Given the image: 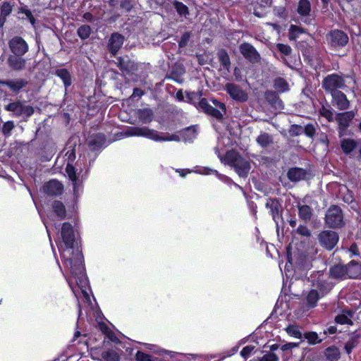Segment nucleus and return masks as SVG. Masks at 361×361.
<instances>
[{
    "label": "nucleus",
    "instance_id": "52",
    "mask_svg": "<svg viewBox=\"0 0 361 361\" xmlns=\"http://www.w3.org/2000/svg\"><path fill=\"white\" fill-rule=\"evenodd\" d=\"M18 13H24L27 18L29 20L30 23L34 25L36 23V19L32 15L31 11L28 9L26 6L20 7L18 9Z\"/></svg>",
    "mask_w": 361,
    "mask_h": 361
},
{
    "label": "nucleus",
    "instance_id": "25",
    "mask_svg": "<svg viewBox=\"0 0 361 361\" xmlns=\"http://www.w3.org/2000/svg\"><path fill=\"white\" fill-rule=\"evenodd\" d=\"M307 171L299 167H292L287 172V177L291 182H299L306 178Z\"/></svg>",
    "mask_w": 361,
    "mask_h": 361
},
{
    "label": "nucleus",
    "instance_id": "54",
    "mask_svg": "<svg viewBox=\"0 0 361 361\" xmlns=\"http://www.w3.org/2000/svg\"><path fill=\"white\" fill-rule=\"evenodd\" d=\"M289 133L292 137H296L303 133V128L300 125L293 124L289 128Z\"/></svg>",
    "mask_w": 361,
    "mask_h": 361
},
{
    "label": "nucleus",
    "instance_id": "47",
    "mask_svg": "<svg viewBox=\"0 0 361 361\" xmlns=\"http://www.w3.org/2000/svg\"><path fill=\"white\" fill-rule=\"evenodd\" d=\"M319 114L321 116L325 118L329 122H332L334 121L333 110L330 106L326 107L322 105L319 110Z\"/></svg>",
    "mask_w": 361,
    "mask_h": 361
},
{
    "label": "nucleus",
    "instance_id": "34",
    "mask_svg": "<svg viewBox=\"0 0 361 361\" xmlns=\"http://www.w3.org/2000/svg\"><path fill=\"white\" fill-rule=\"evenodd\" d=\"M298 216L300 219L305 222L310 221L312 216V209L309 205H298Z\"/></svg>",
    "mask_w": 361,
    "mask_h": 361
},
{
    "label": "nucleus",
    "instance_id": "51",
    "mask_svg": "<svg viewBox=\"0 0 361 361\" xmlns=\"http://www.w3.org/2000/svg\"><path fill=\"white\" fill-rule=\"evenodd\" d=\"M187 102L190 104H195L197 100H200V97L202 95L201 91L200 92H186Z\"/></svg>",
    "mask_w": 361,
    "mask_h": 361
},
{
    "label": "nucleus",
    "instance_id": "22",
    "mask_svg": "<svg viewBox=\"0 0 361 361\" xmlns=\"http://www.w3.org/2000/svg\"><path fill=\"white\" fill-rule=\"evenodd\" d=\"M329 274L331 277L338 280L347 279L346 264L342 263L334 264L329 268Z\"/></svg>",
    "mask_w": 361,
    "mask_h": 361
},
{
    "label": "nucleus",
    "instance_id": "38",
    "mask_svg": "<svg viewBox=\"0 0 361 361\" xmlns=\"http://www.w3.org/2000/svg\"><path fill=\"white\" fill-rule=\"evenodd\" d=\"M311 11V4L309 0H300L297 12L301 16H308Z\"/></svg>",
    "mask_w": 361,
    "mask_h": 361
},
{
    "label": "nucleus",
    "instance_id": "44",
    "mask_svg": "<svg viewBox=\"0 0 361 361\" xmlns=\"http://www.w3.org/2000/svg\"><path fill=\"white\" fill-rule=\"evenodd\" d=\"M173 5L180 16L186 17L189 15L188 7L181 1H174Z\"/></svg>",
    "mask_w": 361,
    "mask_h": 361
},
{
    "label": "nucleus",
    "instance_id": "1",
    "mask_svg": "<svg viewBox=\"0 0 361 361\" xmlns=\"http://www.w3.org/2000/svg\"><path fill=\"white\" fill-rule=\"evenodd\" d=\"M61 236L64 243L65 249L61 254L63 264L70 269L73 277L82 282L85 278V267L84 257L78 248L73 250L75 241L73 227L69 222L62 224Z\"/></svg>",
    "mask_w": 361,
    "mask_h": 361
},
{
    "label": "nucleus",
    "instance_id": "41",
    "mask_svg": "<svg viewBox=\"0 0 361 361\" xmlns=\"http://www.w3.org/2000/svg\"><path fill=\"white\" fill-rule=\"evenodd\" d=\"M101 356L104 361H120V355L112 349L102 351Z\"/></svg>",
    "mask_w": 361,
    "mask_h": 361
},
{
    "label": "nucleus",
    "instance_id": "21",
    "mask_svg": "<svg viewBox=\"0 0 361 361\" xmlns=\"http://www.w3.org/2000/svg\"><path fill=\"white\" fill-rule=\"evenodd\" d=\"M279 94L274 90H267L264 94V99L272 108L283 109V102L279 96Z\"/></svg>",
    "mask_w": 361,
    "mask_h": 361
},
{
    "label": "nucleus",
    "instance_id": "63",
    "mask_svg": "<svg viewBox=\"0 0 361 361\" xmlns=\"http://www.w3.org/2000/svg\"><path fill=\"white\" fill-rule=\"evenodd\" d=\"M262 361H279V357L274 353L265 354L261 359Z\"/></svg>",
    "mask_w": 361,
    "mask_h": 361
},
{
    "label": "nucleus",
    "instance_id": "59",
    "mask_svg": "<svg viewBox=\"0 0 361 361\" xmlns=\"http://www.w3.org/2000/svg\"><path fill=\"white\" fill-rule=\"evenodd\" d=\"M190 38V32H184L182 36L180 37V39L178 40V46L180 48L185 47L187 44Z\"/></svg>",
    "mask_w": 361,
    "mask_h": 361
},
{
    "label": "nucleus",
    "instance_id": "3",
    "mask_svg": "<svg viewBox=\"0 0 361 361\" xmlns=\"http://www.w3.org/2000/svg\"><path fill=\"white\" fill-rule=\"evenodd\" d=\"M225 157L228 164L235 169V172L240 177L246 178L248 176L251 169L249 160L242 157L239 152L235 150L227 152Z\"/></svg>",
    "mask_w": 361,
    "mask_h": 361
},
{
    "label": "nucleus",
    "instance_id": "29",
    "mask_svg": "<svg viewBox=\"0 0 361 361\" xmlns=\"http://www.w3.org/2000/svg\"><path fill=\"white\" fill-rule=\"evenodd\" d=\"M65 170L68 176V178L70 179V180H71L73 183V188L74 192H77L78 177L76 173L75 168L74 167L73 164L67 163Z\"/></svg>",
    "mask_w": 361,
    "mask_h": 361
},
{
    "label": "nucleus",
    "instance_id": "31",
    "mask_svg": "<svg viewBox=\"0 0 361 361\" xmlns=\"http://www.w3.org/2000/svg\"><path fill=\"white\" fill-rule=\"evenodd\" d=\"M324 356L328 361H338L341 358V352L337 346L331 345L325 349Z\"/></svg>",
    "mask_w": 361,
    "mask_h": 361
},
{
    "label": "nucleus",
    "instance_id": "23",
    "mask_svg": "<svg viewBox=\"0 0 361 361\" xmlns=\"http://www.w3.org/2000/svg\"><path fill=\"white\" fill-rule=\"evenodd\" d=\"M347 278L351 279H361V262L351 260L346 264Z\"/></svg>",
    "mask_w": 361,
    "mask_h": 361
},
{
    "label": "nucleus",
    "instance_id": "9",
    "mask_svg": "<svg viewBox=\"0 0 361 361\" xmlns=\"http://www.w3.org/2000/svg\"><path fill=\"white\" fill-rule=\"evenodd\" d=\"M11 54L24 56L29 51V45L20 36H14L8 42Z\"/></svg>",
    "mask_w": 361,
    "mask_h": 361
},
{
    "label": "nucleus",
    "instance_id": "45",
    "mask_svg": "<svg viewBox=\"0 0 361 361\" xmlns=\"http://www.w3.org/2000/svg\"><path fill=\"white\" fill-rule=\"evenodd\" d=\"M317 291L321 297H324L332 288V286L325 281H318L317 284Z\"/></svg>",
    "mask_w": 361,
    "mask_h": 361
},
{
    "label": "nucleus",
    "instance_id": "28",
    "mask_svg": "<svg viewBox=\"0 0 361 361\" xmlns=\"http://www.w3.org/2000/svg\"><path fill=\"white\" fill-rule=\"evenodd\" d=\"M55 75L59 77L63 83L66 89L72 84V77L70 72L66 68H59L55 71Z\"/></svg>",
    "mask_w": 361,
    "mask_h": 361
},
{
    "label": "nucleus",
    "instance_id": "27",
    "mask_svg": "<svg viewBox=\"0 0 361 361\" xmlns=\"http://www.w3.org/2000/svg\"><path fill=\"white\" fill-rule=\"evenodd\" d=\"M51 209L59 219H66L67 212L66 207L61 201L54 200L51 203Z\"/></svg>",
    "mask_w": 361,
    "mask_h": 361
},
{
    "label": "nucleus",
    "instance_id": "35",
    "mask_svg": "<svg viewBox=\"0 0 361 361\" xmlns=\"http://www.w3.org/2000/svg\"><path fill=\"white\" fill-rule=\"evenodd\" d=\"M257 143L263 148L269 147L273 144L274 140L272 136L267 133L262 132L256 138Z\"/></svg>",
    "mask_w": 361,
    "mask_h": 361
},
{
    "label": "nucleus",
    "instance_id": "10",
    "mask_svg": "<svg viewBox=\"0 0 361 361\" xmlns=\"http://www.w3.org/2000/svg\"><path fill=\"white\" fill-rule=\"evenodd\" d=\"M225 90L230 97L235 102L243 103L248 99L247 93L238 85L227 82L225 85Z\"/></svg>",
    "mask_w": 361,
    "mask_h": 361
},
{
    "label": "nucleus",
    "instance_id": "42",
    "mask_svg": "<svg viewBox=\"0 0 361 361\" xmlns=\"http://www.w3.org/2000/svg\"><path fill=\"white\" fill-rule=\"evenodd\" d=\"M91 32V27L87 24L82 25L77 29V35L82 40L88 39Z\"/></svg>",
    "mask_w": 361,
    "mask_h": 361
},
{
    "label": "nucleus",
    "instance_id": "24",
    "mask_svg": "<svg viewBox=\"0 0 361 361\" xmlns=\"http://www.w3.org/2000/svg\"><path fill=\"white\" fill-rule=\"evenodd\" d=\"M106 142L104 134L98 133L90 135L88 138L87 145L92 150L100 149Z\"/></svg>",
    "mask_w": 361,
    "mask_h": 361
},
{
    "label": "nucleus",
    "instance_id": "18",
    "mask_svg": "<svg viewBox=\"0 0 361 361\" xmlns=\"http://www.w3.org/2000/svg\"><path fill=\"white\" fill-rule=\"evenodd\" d=\"M341 90L330 93L332 104L341 111L346 110L350 107V101L346 95Z\"/></svg>",
    "mask_w": 361,
    "mask_h": 361
},
{
    "label": "nucleus",
    "instance_id": "12",
    "mask_svg": "<svg viewBox=\"0 0 361 361\" xmlns=\"http://www.w3.org/2000/svg\"><path fill=\"white\" fill-rule=\"evenodd\" d=\"M265 207L267 209H269V213L276 223H277L280 219H282L283 209L279 199L276 197L268 198Z\"/></svg>",
    "mask_w": 361,
    "mask_h": 361
},
{
    "label": "nucleus",
    "instance_id": "53",
    "mask_svg": "<svg viewBox=\"0 0 361 361\" xmlns=\"http://www.w3.org/2000/svg\"><path fill=\"white\" fill-rule=\"evenodd\" d=\"M303 133L307 137L313 138L316 135V128L314 125L312 123L307 124L303 128Z\"/></svg>",
    "mask_w": 361,
    "mask_h": 361
},
{
    "label": "nucleus",
    "instance_id": "15",
    "mask_svg": "<svg viewBox=\"0 0 361 361\" xmlns=\"http://www.w3.org/2000/svg\"><path fill=\"white\" fill-rule=\"evenodd\" d=\"M23 55L10 54L6 59L8 67L13 71L20 72L25 70L27 64V60Z\"/></svg>",
    "mask_w": 361,
    "mask_h": 361
},
{
    "label": "nucleus",
    "instance_id": "46",
    "mask_svg": "<svg viewBox=\"0 0 361 361\" xmlns=\"http://www.w3.org/2000/svg\"><path fill=\"white\" fill-rule=\"evenodd\" d=\"M305 32V28L295 25H290L289 28V39H295L298 38L301 34H303Z\"/></svg>",
    "mask_w": 361,
    "mask_h": 361
},
{
    "label": "nucleus",
    "instance_id": "5",
    "mask_svg": "<svg viewBox=\"0 0 361 361\" xmlns=\"http://www.w3.org/2000/svg\"><path fill=\"white\" fill-rule=\"evenodd\" d=\"M343 213L338 205H331L325 214V223L331 228H341L345 226Z\"/></svg>",
    "mask_w": 361,
    "mask_h": 361
},
{
    "label": "nucleus",
    "instance_id": "36",
    "mask_svg": "<svg viewBox=\"0 0 361 361\" xmlns=\"http://www.w3.org/2000/svg\"><path fill=\"white\" fill-rule=\"evenodd\" d=\"M137 116L139 120L143 123H149L153 119L152 110L148 108L138 109Z\"/></svg>",
    "mask_w": 361,
    "mask_h": 361
},
{
    "label": "nucleus",
    "instance_id": "56",
    "mask_svg": "<svg viewBox=\"0 0 361 361\" xmlns=\"http://www.w3.org/2000/svg\"><path fill=\"white\" fill-rule=\"evenodd\" d=\"M276 47L277 50L285 56H289L292 52V49L288 44L278 43Z\"/></svg>",
    "mask_w": 361,
    "mask_h": 361
},
{
    "label": "nucleus",
    "instance_id": "2",
    "mask_svg": "<svg viewBox=\"0 0 361 361\" xmlns=\"http://www.w3.org/2000/svg\"><path fill=\"white\" fill-rule=\"evenodd\" d=\"M126 135L127 136H137L143 137L152 140L159 141H176L179 142L180 140V135L172 134L168 136H161L159 133L155 130L149 129L147 127H137L133 126L130 127L126 131Z\"/></svg>",
    "mask_w": 361,
    "mask_h": 361
},
{
    "label": "nucleus",
    "instance_id": "20",
    "mask_svg": "<svg viewBox=\"0 0 361 361\" xmlns=\"http://www.w3.org/2000/svg\"><path fill=\"white\" fill-rule=\"evenodd\" d=\"M117 61V66L123 73L132 74L137 69L136 63L131 61L128 56H120Z\"/></svg>",
    "mask_w": 361,
    "mask_h": 361
},
{
    "label": "nucleus",
    "instance_id": "14",
    "mask_svg": "<svg viewBox=\"0 0 361 361\" xmlns=\"http://www.w3.org/2000/svg\"><path fill=\"white\" fill-rule=\"evenodd\" d=\"M29 84L27 79L18 78L13 80H0V85L6 86L15 94H18Z\"/></svg>",
    "mask_w": 361,
    "mask_h": 361
},
{
    "label": "nucleus",
    "instance_id": "11",
    "mask_svg": "<svg viewBox=\"0 0 361 361\" xmlns=\"http://www.w3.org/2000/svg\"><path fill=\"white\" fill-rule=\"evenodd\" d=\"M355 116L354 111H347L341 113H338L336 115V121L338 123V130L339 136L344 135L345 132L350 126V122Z\"/></svg>",
    "mask_w": 361,
    "mask_h": 361
},
{
    "label": "nucleus",
    "instance_id": "50",
    "mask_svg": "<svg viewBox=\"0 0 361 361\" xmlns=\"http://www.w3.org/2000/svg\"><path fill=\"white\" fill-rule=\"evenodd\" d=\"M334 321L336 324L344 325H353V322L350 317L345 314H338L335 317Z\"/></svg>",
    "mask_w": 361,
    "mask_h": 361
},
{
    "label": "nucleus",
    "instance_id": "62",
    "mask_svg": "<svg viewBox=\"0 0 361 361\" xmlns=\"http://www.w3.org/2000/svg\"><path fill=\"white\" fill-rule=\"evenodd\" d=\"M211 101L216 109H219L221 111L226 114V106L224 102H221L215 98H212Z\"/></svg>",
    "mask_w": 361,
    "mask_h": 361
},
{
    "label": "nucleus",
    "instance_id": "37",
    "mask_svg": "<svg viewBox=\"0 0 361 361\" xmlns=\"http://www.w3.org/2000/svg\"><path fill=\"white\" fill-rule=\"evenodd\" d=\"M219 61L224 68L228 70L231 66V59L227 51L220 49L217 52Z\"/></svg>",
    "mask_w": 361,
    "mask_h": 361
},
{
    "label": "nucleus",
    "instance_id": "7",
    "mask_svg": "<svg viewBox=\"0 0 361 361\" xmlns=\"http://www.w3.org/2000/svg\"><path fill=\"white\" fill-rule=\"evenodd\" d=\"M339 240L338 234L334 231H322L318 235L319 245L326 250H332L337 245Z\"/></svg>",
    "mask_w": 361,
    "mask_h": 361
},
{
    "label": "nucleus",
    "instance_id": "13",
    "mask_svg": "<svg viewBox=\"0 0 361 361\" xmlns=\"http://www.w3.org/2000/svg\"><path fill=\"white\" fill-rule=\"evenodd\" d=\"M239 51L243 57L252 63H255L260 61L261 57L259 52L252 44L247 42L240 44Z\"/></svg>",
    "mask_w": 361,
    "mask_h": 361
},
{
    "label": "nucleus",
    "instance_id": "33",
    "mask_svg": "<svg viewBox=\"0 0 361 361\" xmlns=\"http://www.w3.org/2000/svg\"><path fill=\"white\" fill-rule=\"evenodd\" d=\"M357 146V142L350 138H345L341 140V147L345 154H350Z\"/></svg>",
    "mask_w": 361,
    "mask_h": 361
},
{
    "label": "nucleus",
    "instance_id": "60",
    "mask_svg": "<svg viewBox=\"0 0 361 361\" xmlns=\"http://www.w3.org/2000/svg\"><path fill=\"white\" fill-rule=\"evenodd\" d=\"M255 346L252 345H247L244 347L240 351V355L245 359L247 360L251 355L252 352L254 350Z\"/></svg>",
    "mask_w": 361,
    "mask_h": 361
},
{
    "label": "nucleus",
    "instance_id": "39",
    "mask_svg": "<svg viewBox=\"0 0 361 361\" xmlns=\"http://www.w3.org/2000/svg\"><path fill=\"white\" fill-rule=\"evenodd\" d=\"M322 298L318 293L317 290L312 289L307 293L306 297L307 305L310 308H314L317 306L319 299Z\"/></svg>",
    "mask_w": 361,
    "mask_h": 361
},
{
    "label": "nucleus",
    "instance_id": "64",
    "mask_svg": "<svg viewBox=\"0 0 361 361\" xmlns=\"http://www.w3.org/2000/svg\"><path fill=\"white\" fill-rule=\"evenodd\" d=\"M348 251L351 253V257L352 256H360V250H359V247H358V245H357L356 243H353L349 249H348Z\"/></svg>",
    "mask_w": 361,
    "mask_h": 361
},
{
    "label": "nucleus",
    "instance_id": "8",
    "mask_svg": "<svg viewBox=\"0 0 361 361\" xmlns=\"http://www.w3.org/2000/svg\"><path fill=\"white\" fill-rule=\"evenodd\" d=\"M4 109L13 112L17 116L30 117L35 113V109L32 106L25 105L20 100L10 102L4 106Z\"/></svg>",
    "mask_w": 361,
    "mask_h": 361
},
{
    "label": "nucleus",
    "instance_id": "49",
    "mask_svg": "<svg viewBox=\"0 0 361 361\" xmlns=\"http://www.w3.org/2000/svg\"><path fill=\"white\" fill-rule=\"evenodd\" d=\"M358 343V340L356 337H351L344 345L345 352L350 355L352 353L353 348H355Z\"/></svg>",
    "mask_w": 361,
    "mask_h": 361
},
{
    "label": "nucleus",
    "instance_id": "48",
    "mask_svg": "<svg viewBox=\"0 0 361 361\" xmlns=\"http://www.w3.org/2000/svg\"><path fill=\"white\" fill-rule=\"evenodd\" d=\"M286 330L289 336L295 338H302L303 336L302 332L299 329V327L296 325L290 324Z\"/></svg>",
    "mask_w": 361,
    "mask_h": 361
},
{
    "label": "nucleus",
    "instance_id": "55",
    "mask_svg": "<svg viewBox=\"0 0 361 361\" xmlns=\"http://www.w3.org/2000/svg\"><path fill=\"white\" fill-rule=\"evenodd\" d=\"M15 125L13 121H8L4 123L2 127V133L5 136H9Z\"/></svg>",
    "mask_w": 361,
    "mask_h": 361
},
{
    "label": "nucleus",
    "instance_id": "19",
    "mask_svg": "<svg viewBox=\"0 0 361 361\" xmlns=\"http://www.w3.org/2000/svg\"><path fill=\"white\" fill-rule=\"evenodd\" d=\"M124 42V37L118 33L114 32L111 35L107 47L112 56H116Z\"/></svg>",
    "mask_w": 361,
    "mask_h": 361
},
{
    "label": "nucleus",
    "instance_id": "40",
    "mask_svg": "<svg viewBox=\"0 0 361 361\" xmlns=\"http://www.w3.org/2000/svg\"><path fill=\"white\" fill-rule=\"evenodd\" d=\"M14 6V3L8 1L1 2L0 6V16L7 18L11 15Z\"/></svg>",
    "mask_w": 361,
    "mask_h": 361
},
{
    "label": "nucleus",
    "instance_id": "58",
    "mask_svg": "<svg viewBox=\"0 0 361 361\" xmlns=\"http://www.w3.org/2000/svg\"><path fill=\"white\" fill-rule=\"evenodd\" d=\"M295 233L302 237H310L311 233L305 225H300L295 230Z\"/></svg>",
    "mask_w": 361,
    "mask_h": 361
},
{
    "label": "nucleus",
    "instance_id": "6",
    "mask_svg": "<svg viewBox=\"0 0 361 361\" xmlns=\"http://www.w3.org/2000/svg\"><path fill=\"white\" fill-rule=\"evenodd\" d=\"M329 44L334 49L344 47L349 42V37L344 31L338 29L331 30L326 35Z\"/></svg>",
    "mask_w": 361,
    "mask_h": 361
},
{
    "label": "nucleus",
    "instance_id": "16",
    "mask_svg": "<svg viewBox=\"0 0 361 361\" xmlns=\"http://www.w3.org/2000/svg\"><path fill=\"white\" fill-rule=\"evenodd\" d=\"M43 190L48 196L57 197L63 192L64 187L58 180L51 179L44 184Z\"/></svg>",
    "mask_w": 361,
    "mask_h": 361
},
{
    "label": "nucleus",
    "instance_id": "57",
    "mask_svg": "<svg viewBox=\"0 0 361 361\" xmlns=\"http://www.w3.org/2000/svg\"><path fill=\"white\" fill-rule=\"evenodd\" d=\"M120 7L126 12L130 13L134 7L133 0H121Z\"/></svg>",
    "mask_w": 361,
    "mask_h": 361
},
{
    "label": "nucleus",
    "instance_id": "17",
    "mask_svg": "<svg viewBox=\"0 0 361 361\" xmlns=\"http://www.w3.org/2000/svg\"><path fill=\"white\" fill-rule=\"evenodd\" d=\"M198 108L207 115L211 116L218 121H221L225 114L219 109L210 105L206 98L200 99L198 102Z\"/></svg>",
    "mask_w": 361,
    "mask_h": 361
},
{
    "label": "nucleus",
    "instance_id": "43",
    "mask_svg": "<svg viewBox=\"0 0 361 361\" xmlns=\"http://www.w3.org/2000/svg\"><path fill=\"white\" fill-rule=\"evenodd\" d=\"M303 337L307 339L310 345H316L321 343L323 341L322 338H319L318 334L315 331H307L303 334Z\"/></svg>",
    "mask_w": 361,
    "mask_h": 361
},
{
    "label": "nucleus",
    "instance_id": "26",
    "mask_svg": "<svg viewBox=\"0 0 361 361\" xmlns=\"http://www.w3.org/2000/svg\"><path fill=\"white\" fill-rule=\"evenodd\" d=\"M178 134L184 142H192L197 136V130L191 126L179 130Z\"/></svg>",
    "mask_w": 361,
    "mask_h": 361
},
{
    "label": "nucleus",
    "instance_id": "32",
    "mask_svg": "<svg viewBox=\"0 0 361 361\" xmlns=\"http://www.w3.org/2000/svg\"><path fill=\"white\" fill-rule=\"evenodd\" d=\"M185 73V68L183 66H178L173 68L169 75H166V79H171L176 82L181 84L183 80L181 78L182 75Z\"/></svg>",
    "mask_w": 361,
    "mask_h": 361
},
{
    "label": "nucleus",
    "instance_id": "61",
    "mask_svg": "<svg viewBox=\"0 0 361 361\" xmlns=\"http://www.w3.org/2000/svg\"><path fill=\"white\" fill-rule=\"evenodd\" d=\"M151 355L145 353L142 351L137 350L135 354V360L137 361H149Z\"/></svg>",
    "mask_w": 361,
    "mask_h": 361
},
{
    "label": "nucleus",
    "instance_id": "30",
    "mask_svg": "<svg viewBox=\"0 0 361 361\" xmlns=\"http://www.w3.org/2000/svg\"><path fill=\"white\" fill-rule=\"evenodd\" d=\"M273 87L279 94L286 92L290 90L288 82L282 77H277L274 80Z\"/></svg>",
    "mask_w": 361,
    "mask_h": 361
},
{
    "label": "nucleus",
    "instance_id": "4",
    "mask_svg": "<svg viewBox=\"0 0 361 361\" xmlns=\"http://www.w3.org/2000/svg\"><path fill=\"white\" fill-rule=\"evenodd\" d=\"M322 87L327 94L341 90H345L348 88V86L345 85L344 75L336 73L324 77L322 82Z\"/></svg>",
    "mask_w": 361,
    "mask_h": 361
}]
</instances>
